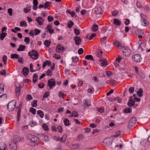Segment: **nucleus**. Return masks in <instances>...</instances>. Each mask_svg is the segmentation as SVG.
Returning <instances> with one entry per match:
<instances>
[{
  "label": "nucleus",
  "instance_id": "f257e3e1",
  "mask_svg": "<svg viewBox=\"0 0 150 150\" xmlns=\"http://www.w3.org/2000/svg\"><path fill=\"white\" fill-rule=\"evenodd\" d=\"M29 55L33 59H37L39 57L38 52L36 50H32L28 53Z\"/></svg>",
  "mask_w": 150,
  "mask_h": 150
},
{
  "label": "nucleus",
  "instance_id": "f03ea898",
  "mask_svg": "<svg viewBox=\"0 0 150 150\" xmlns=\"http://www.w3.org/2000/svg\"><path fill=\"white\" fill-rule=\"evenodd\" d=\"M16 105V102L13 100L10 101L7 106V109L10 112L13 111L15 108Z\"/></svg>",
  "mask_w": 150,
  "mask_h": 150
},
{
  "label": "nucleus",
  "instance_id": "7ed1b4c3",
  "mask_svg": "<svg viewBox=\"0 0 150 150\" xmlns=\"http://www.w3.org/2000/svg\"><path fill=\"white\" fill-rule=\"evenodd\" d=\"M137 121V119L134 117L132 118L129 120L128 122V126L129 128H131V127L134 125L135 124Z\"/></svg>",
  "mask_w": 150,
  "mask_h": 150
},
{
  "label": "nucleus",
  "instance_id": "20e7f679",
  "mask_svg": "<svg viewBox=\"0 0 150 150\" xmlns=\"http://www.w3.org/2000/svg\"><path fill=\"white\" fill-rule=\"evenodd\" d=\"M39 139L45 142H48L50 140L49 137L43 134H41L39 137Z\"/></svg>",
  "mask_w": 150,
  "mask_h": 150
},
{
  "label": "nucleus",
  "instance_id": "39448f33",
  "mask_svg": "<svg viewBox=\"0 0 150 150\" xmlns=\"http://www.w3.org/2000/svg\"><path fill=\"white\" fill-rule=\"evenodd\" d=\"M131 51L128 48L126 47L123 50L122 54L125 56H128L131 54Z\"/></svg>",
  "mask_w": 150,
  "mask_h": 150
},
{
  "label": "nucleus",
  "instance_id": "423d86ee",
  "mask_svg": "<svg viewBox=\"0 0 150 150\" xmlns=\"http://www.w3.org/2000/svg\"><path fill=\"white\" fill-rule=\"evenodd\" d=\"M141 59V57L139 54H136L133 55L132 57L133 60L136 62H140Z\"/></svg>",
  "mask_w": 150,
  "mask_h": 150
},
{
  "label": "nucleus",
  "instance_id": "0eeeda50",
  "mask_svg": "<svg viewBox=\"0 0 150 150\" xmlns=\"http://www.w3.org/2000/svg\"><path fill=\"white\" fill-rule=\"evenodd\" d=\"M28 138L32 142L38 145V144L35 142L39 139V138L33 135H30L28 136Z\"/></svg>",
  "mask_w": 150,
  "mask_h": 150
},
{
  "label": "nucleus",
  "instance_id": "6e6552de",
  "mask_svg": "<svg viewBox=\"0 0 150 150\" xmlns=\"http://www.w3.org/2000/svg\"><path fill=\"white\" fill-rule=\"evenodd\" d=\"M51 80H54V79H51L50 80H48V85L50 89L52 88L53 87H55L56 84L55 81Z\"/></svg>",
  "mask_w": 150,
  "mask_h": 150
},
{
  "label": "nucleus",
  "instance_id": "1a4fd4ad",
  "mask_svg": "<svg viewBox=\"0 0 150 150\" xmlns=\"http://www.w3.org/2000/svg\"><path fill=\"white\" fill-rule=\"evenodd\" d=\"M99 62H100L101 66L104 67H105L107 65V60L104 59L103 58H100L99 59Z\"/></svg>",
  "mask_w": 150,
  "mask_h": 150
},
{
  "label": "nucleus",
  "instance_id": "9d476101",
  "mask_svg": "<svg viewBox=\"0 0 150 150\" xmlns=\"http://www.w3.org/2000/svg\"><path fill=\"white\" fill-rule=\"evenodd\" d=\"M9 147L11 150H16L17 147L16 143L13 142L9 144Z\"/></svg>",
  "mask_w": 150,
  "mask_h": 150
},
{
  "label": "nucleus",
  "instance_id": "9b49d317",
  "mask_svg": "<svg viewBox=\"0 0 150 150\" xmlns=\"http://www.w3.org/2000/svg\"><path fill=\"white\" fill-rule=\"evenodd\" d=\"M29 72V68L28 67H24L23 69L22 73L24 76H26L28 74Z\"/></svg>",
  "mask_w": 150,
  "mask_h": 150
},
{
  "label": "nucleus",
  "instance_id": "f8f14e48",
  "mask_svg": "<svg viewBox=\"0 0 150 150\" xmlns=\"http://www.w3.org/2000/svg\"><path fill=\"white\" fill-rule=\"evenodd\" d=\"M52 25L50 24L48 25L46 28V30L47 31L49 32L50 34L53 33L54 32V30L53 29H52Z\"/></svg>",
  "mask_w": 150,
  "mask_h": 150
},
{
  "label": "nucleus",
  "instance_id": "ddd939ff",
  "mask_svg": "<svg viewBox=\"0 0 150 150\" xmlns=\"http://www.w3.org/2000/svg\"><path fill=\"white\" fill-rule=\"evenodd\" d=\"M57 51L59 53L62 52L64 50V47L60 45H58L56 47Z\"/></svg>",
  "mask_w": 150,
  "mask_h": 150
},
{
  "label": "nucleus",
  "instance_id": "4468645a",
  "mask_svg": "<svg viewBox=\"0 0 150 150\" xmlns=\"http://www.w3.org/2000/svg\"><path fill=\"white\" fill-rule=\"evenodd\" d=\"M95 12L96 14H101L103 12L102 9L100 6L96 7L95 9Z\"/></svg>",
  "mask_w": 150,
  "mask_h": 150
},
{
  "label": "nucleus",
  "instance_id": "2eb2a0df",
  "mask_svg": "<svg viewBox=\"0 0 150 150\" xmlns=\"http://www.w3.org/2000/svg\"><path fill=\"white\" fill-rule=\"evenodd\" d=\"M36 20L37 21L38 24L40 25H42L44 21V20L41 17H38L36 18Z\"/></svg>",
  "mask_w": 150,
  "mask_h": 150
},
{
  "label": "nucleus",
  "instance_id": "dca6fc26",
  "mask_svg": "<svg viewBox=\"0 0 150 150\" xmlns=\"http://www.w3.org/2000/svg\"><path fill=\"white\" fill-rule=\"evenodd\" d=\"M135 101L132 98V96L130 98L129 101L127 103L128 105L130 107L133 106L135 103Z\"/></svg>",
  "mask_w": 150,
  "mask_h": 150
},
{
  "label": "nucleus",
  "instance_id": "f3484780",
  "mask_svg": "<svg viewBox=\"0 0 150 150\" xmlns=\"http://www.w3.org/2000/svg\"><path fill=\"white\" fill-rule=\"evenodd\" d=\"M21 88V86L20 85L16 87V96H18L20 94V90Z\"/></svg>",
  "mask_w": 150,
  "mask_h": 150
},
{
  "label": "nucleus",
  "instance_id": "a211bd4d",
  "mask_svg": "<svg viewBox=\"0 0 150 150\" xmlns=\"http://www.w3.org/2000/svg\"><path fill=\"white\" fill-rule=\"evenodd\" d=\"M75 43L77 45H79L81 42V39L79 37L76 36L74 38Z\"/></svg>",
  "mask_w": 150,
  "mask_h": 150
},
{
  "label": "nucleus",
  "instance_id": "6ab92c4d",
  "mask_svg": "<svg viewBox=\"0 0 150 150\" xmlns=\"http://www.w3.org/2000/svg\"><path fill=\"white\" fill-rule=\"evenodd\" d=\"M33 9L34 10H36L38 8L37 5L38 4V2L37 0H33Z\"/></svg>",
  "mask_w": 150,
  "mask_h": 150
},
{
  "label": "nucleus",
  "instance_id": "aec40b11",
  "mask_svg": "<svg viewBox=\"0 0 150 150\" xmlns=\"http://www.w3.org/2000/svg\"><path fill=\"white\" fill-rule=\"evenodd\" d=\"M0 150H7L6 144L4 142H1L0 145Z\"/></svg>",
  "mask_w": 150,
  "mask_h": 150
},
{
  "label": "nucleus",
  "instance_id": "412c9836",
  "mask_svg": "<svg viewBox=\"0 0 150 150\" xmlns=\"http://www.w3.org/2000/svg\"><path fill=\"white\" fill-rule=\"evenodd\" d=\"M141 22L142 25L143 26H147L149 24V22L147 21L145 19H141Z\"/></svg>",
  "mask_w": 150,
  "mask_h": 150
},
{
  "label": "nucleus",
  "instance_id": "4be33fe9",
  "mask_svg": "<svg viewBox=\"0 0 150 150\" xmlns=\"http://www.w3.org/2000/svg\"><path fill=\"white\" fill-rule=\"evenodd\" d=\"M107 83H108L110 86H114L116 85V82L115 80H109L107 81Z\"/></svg>",
  "mask_w": 150,
  "mask_h": 150
},
{
  "label": "nucleus",
  "instance_id": "5701e85b",
  "mask_svg": "<svg viewBox=\"0 0 150 150\" xmlns=\"http://www.w3.org/2000/svg\"><path fill=\"white\" fill-rule=\"evenodd\" d=\"M21 108H18V110L17 113V121L18 122H19L20 118H21Z\"/></svg>",
  "mask_w": 150,
  "mask_h": 150
},
{
  "label": "nucleus",
  "instance_id": "b1692460",
  "mask_svg": "<svg viewBox=\"0 0 150 150\" xmlns=\"http://www.w3.org/2000/svg\"><path fill=\"white\" fill-rule=\"evenodd\" d=\"M31 6L29 5H27L26 8L24 9V12L25 13H28L30 11Z\"/></svg>",
  "mask_w": 150,
  "mask_h": 150
},
{
  "label": "nucleus",
  "instance_id": "393cba45",
  "mask_svg": "<svg viewBox=\"0 0 150 150\" xmlns=\"http://www.w3.org/2000/svg\"><path fill=\"white\" fill-rule=\"evenodd\" d=\"M98 30V25H93L92 27V30L93 32H96Z\"/></svg>",
  "mask_w": 150,
  "mask_h": 150
},
{
  "label": "nucleus",
  "instance_id": "a878e982",
  "mask_svg": "<svg viewBox=\"0 0 150 150\" xmlns=\"http://www.w3.org/2000/svg\"><path fill=\"white\" fill-rule=\"evenodd\" d=\"M25 48V46L24 45H21L17 49V51H23Z\"/></svg>",
  "mask_w": 150,
  "mask_h": 150
},
{
  "label": "nucleus",
  "instance_id": "bb28decb",
  "mask_svg": "<svg viewBox=\"0 0 150 150\" xmlns=\"http://www.w3.org/2000/svg\"><path fill=\"white\" fill-rule=\"evenodd\" d=\"M114 24L116 25L120 26L121 24V22L117 19H114L113 20Z\"/></svg>",
  "mask_w": 150,
  "mask_h": 150
},
{
  "label": "nucleus",
  "instance_id": "cd10ccee",
  "mask_svg": "<svg viewBox=\"0 0 150 150\" xmlns=\"http://www.w3.org/2000/svg\"><path fill=\"white\" fill-rule=\"evenodd\" d=\"M7 35L6 33H2L0 35V40L2 41Z\"/></svg>",
  "mask_w": 150,
  "mask_h": 150
},
{
  "label": "nucleus",
  "instance_id": "c85d7f7f",
  "mask_svg": "<svg viewBox=\"0 0 150 150\" xmlns=\"http://www.w3.org/2000/svg\"><path fill=\"white\" fill-rule=\"evenodd\" d=\"M143 90L141 88H140L139 90V91L137 92V94L139 97H141L142 96L143 94Z\"/></svg>",
  "mask_w": 150,
  "mask_h": 150
},
{
  "label": "nucleus",
  "instance_id": "c756f323",
  "mask_svg": "<svg viewBox=\"0 0 150 150\" xmlns=\"http://www.w3.org/2000/svg\"><path fill=\"white\" fill-rule=\"evenodd\" d=\"M37 114L41 118H43L44 116L43 112L41 110H38L37 111Z\"/></svg>",
  "mask_w": 150,
  "mask_h": 150
},
{
  "label": "nucleus",
  "instance_id": "7c9ffc66",
  "mask_svg": "<svg viewBox=\"0 0 150 150\" xmlns=\"http://www.w3.org/2000/svg\"><path fill=\"white\" fill-rule=\"evenodd\" d=\"M132 111V109L129 108H127L124 110V112L126 113H131Z\"/></svg>",
  "mask_w": 150,
  "mask_h": 150
},
{
  "label": "nucleus",
  "instance_id": "2f4dec72",
  "mask_svg": "<svg viewBox=\"0 0 150 150\" xmlns=\"http://www.w3.org/2000/svg\"><path fill=\"white\" fill-rule=\"evenodd\" d=\"M38 77L37 75L36 74H34L33 77V82L34 83H35L36 82V81L38 80Z\"/></svg>",
  "mask_w": 150,
  "mask_h": 150
},
{
  "label": "nucleus",
  "instance_id": "473e14b6",
  "mask_svg": "<svg viewBox=\"0 0 150 150\" xmlns=\"http://www.w3.org/2000/svg\"><path fill=\"white\" fill-rule=\"evenodd\" d=\"M64 125L66 126H68L70 124L69 123V121L67 118H66L64 121Z\"/></svg>",
  "mask_w": 150,
  "mask_h": 150
},
{
  "label": "nucleus",
  "instance_id": "72a5a7b5",
  "mask_svg": "<svg viewBox=\"0 0 150 150\" xmlns=\"http://www.w3.org/2000/svg\"><path fill=\"white\" fill-rule=\"evenodd\" d=\"M85 59H92L94 60V59H93V56L91 55H86L85 57Z\"/></svg>",
  "mask_w": 150,
  "mask_h": 150
},
{
  "label": "nucleus",
  "instance_id": "f704fd0d",
  "mask_svg": "<svg viewBox=\"0 0 150 150\" xmlns=\"http://www.w3.org/2000/svg\"><path fill=\"white\" fill-rule=\"evenodd\" d=\"M20 25L21 26H27V23L25 21H21L20 23Z\"/></svg>",
  "mask_w": 150,
  "mask_h": 150
},
{
  "label": "nucleus",
  "instance_id": "c9c22d12",
  "mask_svg": "<svg viewBox=\"0 0 150 150\" xmlns=\"http://www.w3.org/2000/svg\"><path fill=\"white\" fill-rule=\"evenodd\" d=\"M37 100H35L31 103V105L33 107H36L37 105Z\"/></svg>",
  "mask_w": 150,
  "mask_h": 150
},
{
  "label": "nucleus",
  "instance_id": "e433bc0d",
  "mask_svg": "<svg viewBox=\"0 0 150 150\" xmlns=\"http://www.w3.org/2000/svg\"><path fill=\"white\" fill-rule=\"evenodd\" d=\"M29 111L33 115H35L36 113V110L33 108H31Z\"/></svg>",
  "mask_w": 150,
  "mask_h": 150
},
{
  "label": "nucleus",
  "instance_id": "4c0bfd02",
  "mask_svg": "<svg viewBox=\"0 0 150 150\" xmlns=\"http://www.w3.org/2000/svg\"><path fill=\"white\" fill-rule=\"evenodd\" d=\"M52 71H51L50 69H48L46 71V75L49 76H51L52 75L51 74L52 73Z\"/></svg>",
  "mask_w": 150,
  "mask_h": 150
},
{
  "label": "nucleus",
  "instance_id": "58836bf2",
  "mask_svg": "<svg viewBox=\"0 0 150 150\" xmlns=\"http://www.w3.org/2000/svg\"><path fill=\"white\" fill-rule=\"evenodd\" d=\"M102 54V51L101 50H100V52L98 51L96 52V56L98 57H99L101 56Z\"/></svg>",
  "mask_w": 150,
  "mask_h": 150
},
{
  "label": "nucleus",
  "instance_id": "ea45409f",
  "mask_svg": "<svg viewBox=\"0 0 150 150\" xmlns=\"http://www.w3.org/2000/svg\"><path fill=\"white\" fill-rule=\"evenodd\" d=\"M42 127L43 129L45 131H48V126L46 124H43Z\"/></svg>",
  "mask_w": 150,
  "mask_h": 150
},
{
  "label": "nucleus",
  "instance_id": "a19ab883",
  "mask_svg": "<svg viewBox=\"0 0 150 150\" xmlns=\"http://www.w3.org/2000/svg\"><path fill=\"white\" fill-rule=\"evenodd\" d=\"M67 135H66V134H64V135H63L61 139V142H64L66 140V138H67Z\"/></svg>",
  "mask_w": 150,
  "mask_h": 150
},
{
  "label": "nucleus",
  "instance_id": "79ce46f5",
  "mask_svg": "<svg viewBox=\"0 0 150 150\" xmlns=\"http://www.w3.org/2000/svg\"><path fill=\"white\" fill-rule=\"evenodd\" d=\"M66 12L70 14L72 17H74L75 15V13L74 11H71L69 10H67Z\"/></svg>",
  "mask_w": 150,
  "mask_h": 150
},
{
  "label": "nucleus",
  "instance_id": "37998d69",
  "mask_svg": "<svg viewBox=\"0 0 150 150\" xmlns=\"http://www.w3.org/2000/svg\"><path fill=\"white\" fill-rule=\"evenodd\" d=\"M7 57L5 55H4L3 56V57L2 58V60L3 62L4 63V64H6L7 63Z\"/></svg>",
  "mask_w": 150,
  "mask_h": 150
},
{
  "label": "nucleus",
  "instance_id": "c03bdc74",
  "mask_svg": "<svg viewBox=\"0 0 150 150\" xmlns=\"http://www.w3.org/2000/svg\"><path fill=\"white\" fill-rule=\"evenodd\" d=\"M11 57L12 59H18L19 57V55L17 54H13L11 55Z\"/></svg>",
  "mask_w": 150,
  "mask_h": 150
},
{
  "label": "nucleus",
  "instance_id": "a18cd8bd",
  "mask_svg": "<svg viewBox=\"0 0 150 150\" xmlns=\"http://www.w3.org/2000/svg\"><path fill=\"white\" fill-rule=\"evenodd\" d=\"M35 35H37L38 34L41 32V30L38 28H35Z\"/></svg>",
  "mask_w": 150,
  "mask_h": 150
},
{
  "label": "nucleus",
  "instance_id": "49530a36",
  "mask_svg": "<svg viewBox=\"0 0 150 150\" xmlns=\"http://www.w3.org/2000/svg\"><path fill=\"white\" fill-rule=\"evenodd\" d=\"M51 2H49L48 1L46 2L44 4V8L45 9L47 8L51 4Z\"/></svg>",
  "mask_w": 150,
  "mask_h": 150
},
{
  "label": "nucleus",
  "instance_id": "de8ad7c7",
  "mask_svg": "<svg viewBox=\"0 0 150 150\" xmlns=\"http://www.w3.org/2000/svg\"><path fill=\"white\" fill-rule=\"evenodd\" d=\"M72 60L74 62H77L79 61L78 57L77 56L73 57H72Z\"/></svg>",
  "mask_w": 150,
  "mask_h": 150
},
{
  "label": "nucleus",
  "instance_id": "09e8293b",
  "mask_svg": "<svg viewBox=\"0 0 150 150\" xmlns=\"http://www.w3.org/2000/svg\"><path fill=\"white\" fill-rule=\"evenodd\" d=\"M51 44V42H48V40H46L45 41L44 44L47 47H48Z\"/></svg>",
  "mask_w": 150,
  "mask_h": 150
},
{
  "label": "nucleus",
  "instance_id": "8fccbe9b",
  "mask_svg": "<svg viewBox=\"0 0 150 150\" xmlns=\"http://www.w3.org/2000/svg\"><path fill=\"white\" fill-rule=\"evenodd\" d=\"M57 130L59 132L61 133L63 132V130L62 127L60 126H58V127H57Z\"/></svg>",
  "mask_w": 150,
  "mask_h": 150
},
{
  "label": "nucleus",
  "instance_id": "3c124183",
  "mask_svg": "<svg viewBox=\"0 0 150 150\" xmlns=\"http://www.w3.org/2000/svg\"><path fill=\"white\" fill-rule=\"evenodd\" d=\"M4 92V86L2 84H0V93H2Z\"/></svg>",
  "mask_w": 150,
  "mask_h": 150
},
{
  "label": "nucleus",
  "instance_id": "603ef678",
  "mask_svg": "<svg viewBox=\"0 0 150 150\" xmlns=\"http://www.w3.org/2000/svg\"><path fill=\"white\" fill-rule=\"evenodd\" d=\"M118 11H117L114 10L112 12L113 16H116L118 15Z\"/></svg>",
  "mask_w": 150,
  "mask_h": 150
},
{
  "label": "nucleus",
  "instance_id": "864d4df0",
  "mask_svg": "<svg viewBox=\"0 0 150 150\" xmlns=\"http://www.w3.org/2000/svg\"><path fill=\"white\" fill-rule=\"evenodd\" d=\"M53 57L57 59H60L61 57V56L57 54H55L53 55Z\"/></svg>",
  "mask_w": 150,
  "mask_h": 150
},
{
  "label": "nucleus",
  "instance_id": "5fc2aeb1",
  "mask_svg": "<svg viewBox=\"0 0 150 150\" xmlns=\"http://www.w3.org/2000/svg\"><path fill=\"white\" fill-rule=\"evenodd\" d=\"M73 25H74V23L73 22L70 21L69 23L67 24V26H68V27L69 28H71L72 27V26Z\"/></svg>",
  "mask_w": 150,
  "mask_h": 150
},
{
  "label": "nucleus",
  "instance_id": "6e6d98bb",
  "mask_svg": "<svg viewBox=\"0 0 150 150\" xmlns=\"http://www.w3.org/2000/svg\"><path fill=\"white\" fill-rule=\"evenodd\" d=\"M30 39L28 37H25L24 39V41L27 44H28L30 43Z\"/></svg>",
  "mask_w": 150,
  "mask_h": 150
},
{
  "label": "nucleus",
  "instance_id": "4d7b16f0",
  "mask_svg": "<svg viewBox=\"0 0 150 150\" xmlns=\"http://www.w3.org/2000/svg\"><path fill=\"white\" fill-rule=\"evenodd\" d=\"M94 91V89L93 87H91L90 88H89L88 90V92L90 93H93Z\"/></svg>",
  "mask_w": 150,
  "mask_h": 150
},
{
  "label": "nucleus",
  "instance_id": "13d9d810",
  "mask_svg": "<svg viewBox=\"0 0 150 150\" xmlns=\"http://www.w3.org/2000/svg\"><path fill=\"white\" fill-rule=\"evenodd\" d=\"M33 65L32 63H31L30 64V71L31 72H34L36 71L37 70H33Z\"/></svg>",
  "mask_w": 150,
  "mask_h": 150
},
{
  "label": "nucleus",
  "instance_id": "bf43d9fd",
  "mask_svg": "<svg viewBox=\"0 0 150 150\" xmlns=\"http://www.w3.org/2000/svg\"><path fill=\"white\" fill-rule=\"evenodd\" d=\"M134 87H131L129 88V91L130 94H132L134 91Z\"/></svg>",
  "mask_w": 150,
  "mask_h": 150
},
{
  "label": "nucleus",
  "instance_id": "052dcab7",
  "mask_svg": "<svg viewBox=\"0 0 150 150\" xmlns=\"http://www.w3.org/2000/svg\"><path fill=\"white\" fill-rule=\"evenodd\" d=\"M72 114L73 115L74 117H76L79 116V115L77 112L76 111H73L72 112Z\"/></svg>",
  "mask_w": 150,
  "mask_h": 150
},
{
  "label": "nucleus",
  "instance_id": "680f3d73",
  "mask_svg": "<svg viewBox=\"0 0 150 150\" xmlns=\"http://www.w3.org/2000/svg\"><path fill=\"white\" fill-rule=\"evenodd\" d=\"M74 31L75 33V34L76 35H79L80 33V32L79 30L78 29H74Z\"/></svg>",
  "mask_w": 150,
  "mask_h": 150
},
{
  "label": "nucleus",
  "instance_id": "e2e57ef3",
  "mask_svg": "<svg viewBox=\"0 0 150 150\" xmlns=\"http://www.w3.org/2000/svg\"><path fill=\"white\" fill-rule=\"evenodd\" d=\"M83 52V50L82 48H80L78 50V53L79 54H81Z\"/></svg>",
  "mask_w": 150,
  "mask_h": 150
},
{
  "label": "nucleus",
  "instance_id": "0e129e2a",
  "mask_svg": "<svg viewBox=\"0 0 150 150\" xmlns=\"http://www.w3.org/2000/svg\"><path fill=\"white\" fill-rule=\"evenodd\" d=\"M54 20V18L51 16H48L47 17V20L49 22H50Z\"/></svg>",
  "mask_w": 150,
  "mask_h": 150
},
{
  "label": "nucleus",
  "instance_id": "69168bd1",
  "mask_svg": "<svg viewBox=\"0 0 150 150\" xmlns=\"http://www.w3.org/2000/svg\"><path fill=\"white\" fill-rule=\"evenodd\" d=\"M64 94L63 93H62L61 92H59V96L60 98H64Z\"/></svg>",
  "mask_w": 150,
  "mask_h": 150
},
{
  "label": "nucleus",
  "instance_id": "338daca9",
  "mask_svg": "<svg viewBox=\"0 0 150 150\" xmlns=\"http://www.w3.org/2000/svg\"><path fill=\"white\" fill-rule=\"evenodd\" d=\"M8 12L10 16H11L12 15V9L11 8L8 9Z\"/></svg>",
  "mask_w": 150,
  "mask_h": 150
},
{
  "label": "nucleus",
  "instance_id": "774afa93",
  "mask_svg": "<svg viewBox=\"0 0 150 150\" xmlns=\"http://www.w3.org/2000/svg\"><path fill=\"white\" fill-rule=\"evenodd\" d=\"M96 36V35L95 33H92L90 36H89V40H91L93 39V38Z\"/></svg>",
  "mask_w": 150,
  "mask_h": 150
}]
</instances>
